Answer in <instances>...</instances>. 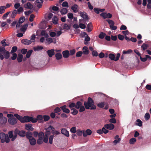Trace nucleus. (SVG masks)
<instances>
[{
    "instance_id": "1",
    "label": "nucleus",
    "mask_w": 151,
    "mask_h": 151,
    "mask_svg": "<svg viewBox=\"0 0 151 151\" xmlns=\"http://www.w3.org/2000/svg\"><path fill=\"white\" fill-rule=\"evenodd\" d=\"M13 131L9 132L8 134L10 138L11 139L12 141H14L17 137V135L18 134L19 136L21 137H24L25 136V133L24 131H19L17 129H16L14 132V135L13 134Z\"/></svg>"
},
{
    "instance_id": "2",
    "label": "nucleus",
    "mask_w": 151,
    "mask_h": 151,
    "mask_svg": "<svg viewBox=\"0 0 151 151\" xmlns=\"http://www.w3.org/2000/svg\"><path fill=\"white\" fill-rule=\"evenodd\" d=\"M14 116L22 122H29L31 121L32 122L35 123L37 121L36 118H33L31 116H25L23 118L17 114H14Z\"/></svg>"
},
{
    "instance_id": "3",
    "label": "nucleus",
    "mask_w": 151,
    "mask_h": 151,
    "mask_svg": "<svg viewBox=\"0 0 151 151\" xmlns=\"http://www.w3.org/2000/svg\"><path fill=\"white\" fill-rule=\"evenodd\" d=\"M84 105L86 109H89L90 107L91 110L95 109L96 108L93 101L90 97L88 98L87 102H84Z\"/></svg>"
},
{
    "instance_id": "4",
    "label": "nucleus",
    "mask_w": 151,
    "mask_h": 151,
    "mask_svg": "<svg viewBox=\"0 0 151 151\" xmlns=\"http://www.w3.org/2000/svg\"><path fill=\"white\" fill-rule=\"evenodd\" d=\"M0 138L2 143L6 142L7 143L9 142L10 141L9 138L10 137H8V134H6L3 132L0 133Z\"/></svg>"
},
{
    "instance_id": "5",
    "label": "nucleus",
    "mask_w": 151,
    "mask_h": 151,
    "mask_svg": "<svg viewBox=\"0 0 151 151\" xmlns=\"http://www.w3.org/2000/svg\"><path fill=\"white\" fill-rule=\"evenodd\" d=\"M52 130L51 132L53 135H58L60 134V132L58 131L55 130V128L51 126L50 125L49 126L48 128L46 130L47 131H49Z\"/></svg>"
},
{
    "instance_id": "6",
    "label": "nucleus",
    "mask_w": 151,
    "mask_h": 151,
    "mask_svg": "<svg viewBox=\"0 0 151 151\" xmlns=\"http://www.w3.org/2000/svg\"><path fill=\"white\" fill-rule=\"evenodd\" d=\"M79 14L81 16L83 19V20H84V21L86 22L87 20H88L89 18L88 15L85 12H80Z\"/></svg>"
},
{
    "instance_id": "7",
    "label": "nucleus",
    "mask_w": 151,
    "mask_h": 151,
    "mask_svg": "<svg viewBox=\"0 0 151 151\" xmlns=\"http://www.w3.org/2000/svg\"><path fill=\"white\" fill-rule=\"evenodd\" d=\"M45 135L44 136L43 141L45 143L48 142V136L50 134V132L49 131H47L45 132Z\"/></svg>"
},
{
    "instance_id": "8",
    "label": "nucleus",
    "mask_w": 151,
    "mask_h": 151,
    "mask_svg": "<svg viewBox=\"0 0 151 151\" xmlns=\"http://www.w3.org/2000/svg\"><path fill=\"white\" fill-rule=\"evenodd\" d=\"M86 22L84 21V20L82 19H80L79 20V27L82 29H84L86 27V25L83 24V23H85Z\"/></svg>"
},
{
    "instance_id": "9",
    "label": "nucleus",
    "mask_w": 151,
    "mask_h": 151,
    "mask_svg": "<svg viewBox=\"0 0 151 151\" xmlns=\"http://www.w3.org/2000/svg\"><path fill=\"white\" fill-rule=\"evenodd\" d=\"M6 52V50L4 47H0V59L1 60H3L4 58V56L2 54L4 53V52Z\"/></svg>"
},
{
    "instance_id": "10",
    "label": "nucleus",
    "mask_w": 151,
    "mask_h": 151,
    "mask_svg": "<svg viewBox=\"0 0 151 151\" xmlns=\"http://www.w3.org/2000/svg\"><path fill=\"white\" fill-rule=\"evenodd\" d=\"M100 15L104 19L106 18H110L112 17V15L109 13L106 14L105 13H102Z\"/></svg>"
},
{
    "instance_id": "11",
    "label": "nucleus",
    "mask_w": 151,
    "mask_h": 151,
    "mask_svg": "<svg viewBox=\"0 0 151 151\" xmlns=\"http://www.w3.org/2000/svg\"><path fill=\"white\" fill-rule=\"evenodd\" d=\"M8 122L11 124H14L17 123V120L15 118L12 117L9 119Z\"/></svg>"
},
{
    "instance_id": "12",
    "label": "nucleus",
    "mask_w": 151,
    "mask_h": 151,
    "mask_svg": "<svg viewBox=\"0 0 151 151\" xmlns=\"http://www.w3.org/2000/svg\"><path fill=\"white\" fill-rule=\"evenodd\" d=\"M43 1V0H36L35 1V4L37 5V7L40 8L42 6V4Z\"/></svg>"
},
{
    "instance_id": "13",
    "label": "nucleus",
    "mask_w": 151,
    "mask_h": 151,
    "mask_svg": "<svg viewBox=\"0 0 151 151\" xmlns=\"http://www.w3.org/2000/svg\"><path fill=\"white\" fill-rule=\"evenodd\" d=\"M105 128L109 130H112L114 128V126L112 124H106L104 125Z\"/></svg>"
},
{
    "instance_id": "14",
    "label": "nucleus",
    "mask_w": 151,
    "mask_h": 151,
    "mask_svg": "<svg viewBox=\"0 0 151 151\" xmlns=\"http://www.w3.org/2000/svg\"><path fill=\"white\" fill-rule=\"evenodd\" d=\"M48 56L50 57H52L55 54V50L54 49L49 50L47 51Z\"/></svg>"
},
{
    "instance_id": "15",
    "label": "nucleus",
    "mask_w": 151,
    "mask_h": 151,
    "mask_svg": "<svg viewBox=\"0 0 151 151\" xmlns=\"http://www.w3.org/2000/svg\"><path fill=\"white\" fill-rule=\"evenodd\" d=\"M91 133L92 132L89 129H87L86 131H83V136L84 137L90 135Z\"/></svg>"
},
{
    "instance_id": "16",
    "label": "nucleus",
    "mask_w": 151,
    "mask_h": 151,
    "mask_svg": "<svg viewBox=\"0 0 151 151\" xmlns=\"http://www.w3.org/2000/svg\"><path fill=\"white\" fill-rule=\"evenodd\" d=\"M24 6L25 8L30 9H32L33 8V5L29 2H28L26 4H24Z\"/></svg>"
},
{
    "instance_id": "17",
    "label": "nucleus",
    "mask_w": 151,
    "mask_h": 151,
    "mask_svg": "<svg viewBox=\"0 0 151 151\" xmlns=\"http://www.w3.org/2000/svg\"><path fill=\"white\" fill-rule=\"evenodd\" d=\"M83 33L85 35H86V36L85 38L84 43L86 45H87L88 43V42L90 41V38L89 37H88V36L86 32H84Z\"/></svg>"
},
{
    "instance_id": "18",
    "label": "nucleus",
    "mask_w": 151,
    "mask_h": 151,
    "mask_svg": "<svg viewBox=\"0 0 151 151\" xmlns=\"http://www.w3.org/2000/svg\"><path fill=\"white\" fill-rule=\"evenodd\" d=\"M61 132L62 134H64L67 137H68L69 136L68 132L65 129H62L61 130Z\"/></svg>"
},
{
    "instance_id": "19",
    "label": "nucleus",
    "mask_w": 151,
    "mask_h": 151,
    "mask_svg": "<svg viewBox=\"0 0 151 151\" xmlns=\"http://www.w3.org/2000/svg\"><path fill=\"white\" fill-rule=\"evenodd\" d=\"M21 42L22 43L26 45H28L31 43V41L26 39L22 40Z\"/></svg>"
},
{
    "instance_id": "20",
    "label": "nucleus",
    "mask_w": 151,
    "mask_h": 151,
    "mask_svg": "<svg viewBox=\"0 0 151 151\" xmlns=\"http://www.w3.org/2000/svg\"><path fill=\"white\" fill-rule=\"evenodd\" d=\"M60 108L65 113L68 114L70 112L69 110L66 108V105H64L61 106Z\"/></svg>"
},
{
    "instance_id": "21",
    "label": "nucleus",
    "mask_w": 151,
    "mask_h": 151,
    "mask_svg": "<svg viewBox=\"0 0 151 151\" xmlns=\"http://www.w3.org/2000/svg\"><path fill=\"white\" fill-rule=\"evenodd\" d=\"M63 56L64 58H67L69 56V52L68 51L66 50L62 52Z\"/></svg>"
},
{
    "instance_id": "22",
    "label": "nucleus",
    "mask_w": 151,
    "mask_h": 151,
    "mask_svg": "<svg viewBox=\"0 0 151 151\" xmlns=\"http://www.w3.org/2000/svg\"><path fill=\"white\" fill-rule=\"evenodd\" d=\"M78 6L76 4L73 5L71 7V8L75 13H76L78 11Z\"/></svg>"
},
{
    "instance_id": "23",
    "label": "nucleus",
    "mask_w": 151,
    "mask_h": 151,
    "mask_svg": "<svg viewBox=\"0 0 151 151\" xmlns=\"http://www.w3.org/2000/svg\"><path fill=\"white\" fill-rule=\"evenodd\" d=\"M59 19L56 16H54L52 19V22L55 24H58Z\"/></svg>"
},
{
    "instance_id": "24",
    "label": "nucleus",
    "mask_w": 151,
    "mask_h": 151,
    "mask_svg": "<svg viewBox=\"0 0 151 151\" xmlns=\"http://www.w3.org/2000/svg\"><path fill=\"white\" fill-rule=\"evenodd\" d=\"M43 48L42 46L38 45L34 47L33 50L35 51H39L42 50Z\"/></svg>"
},
{
    "instance_id": "25",
    "label": "nucleus",
    "mask_w": 151,
    "mask_h": 151,
    "mask_svg": "<svg viewBox=\"0 0 151 151\" xmlns=\"http://www.w3.org/2000/svg\"><path fill=\"white\" fill-rule=\"evenodd\" d=\"M83 51L85 55H87L89 53L88 48L86 46H84L83 47Z\"/></svg>"
},
{
    "instance_id": "26",
    "label": "nucleus",
    "mask_w": 151,
    "mask_h": 151,
    "mask_svg": "<svg viewBox=\"0 0 151 151\" xmlns=\"http://www.w3.org/2000/svg\"><path fill=\"white\" fill-rule=\"evenodd\" d=\"M25 127L26 129L27 130L32 131L33 130V128L31 124H26Z\"/></svg>"
},
{
    "instance_id": "27",
    "label": "nucleus",
    "mask_w": 151,
    "mask_h": 151,
    "mask_svg": "<svg viewBox=\"0 0 151 151\" xmlns=\"http://www.w3.org/2000/svg\"><path fill=\"white\" fill-rule=\"evenodd\" d=\"M30 144L32 145H35L36 143V141L35 139L34 138H32L29 139Z\"/></svg>"
},
{
    "instance_id": "28",
    "label": "nucleus",
    "mask_w": 151,
    "mask_h": 151,
    "mask_svg": "<svg viewBox=\"0 0 151 151\" xmlns=\"http://www.w3.org/2000/svg\"><path fill=\"white\" fill-rule=\"evenodd\" d=\"M93 10L94 12L97 14H99L100 12H103L105 10L104 9H100L97 8H94Z\"/></svg>"
},
{
    "instance_id": "29",
    "label": "nucleus",
    "mask_w": 151,
    "mask_h": 151,
    "mask_svg": "<svg viewBox=\"0 0 151 151\" xmlns=\"http://www.w3.org/2000/svg\"><path fill=\"white\" fill-rule=\"evenodd\" d=\"M28 26V24H26L25 25L23 26L21 28L20 30L21 31L24 33L26 30L27 28V27Z\"/></svg>"
},
{
    "instance_id": "30",
    "label": "nucleus",
    "mask_w": 151,
    "mask_h": 151,
    "mask_svg": "<svg viewBox=\"0 0 151 151\" xmlns=\"http://www.w3.org/2000/svg\"><path fill=\"white\" fill-rule=\"evenodd\" d=\"M6 121V118L5 117H2L0 119V123L2 124L5 123Z\"/></svg>"
},
{
    "instance_id": "31",
    "label": "nucleus",
    "mask_w": 151,
    "mask_h": 151,
    "mask_svg": "<svg viewBox=\"0 0 151 151\" xmlns=\"http://www.w3.org/2000/svg\"><path fill=\"white\" fill-rule=\"evenodd\" d=\"M23 58V55L21 54H18L17 58V61L18 62H21L22 61Z\"/></svg>"
},
{
    "instance_id": "32",
    "label": "nucleus",
    "mask_w": 151,
    "mask_h": 151,
    "mask_svg": "<svg viewBox=\"0 0 151 151\" xmlns=\"http://www.w3.org/2000/svg\"><path fill=\"white\" fill-rule=\"evenodd\" d=\"M92 27V25L91 23H89L87 25L86 29L88 32H90L91 31Z\"/></svg>"
},
{
    "instance_id": "33",
    "label": "nucleus",
    "mask_w": 151,
    "mask_h": 151,
    "mask_svg": "<svg viewBox=\"0 0 151 151\" xmlns=\"http://www.w3.org/2000/svg\"><path fill=\"white\" fill-rule=\"evenodd\" d=\"M5 56V58L7 59L9 58L10 56V53L9 52L7 51L6 50V52H4V53H3Z\"/></svg>"
},
{
    "instance_id": "34",
    "label": "nucleus",
    "mask_w": 151,
    "mask_h": 151,
    "mask_svg": "<svg viewBox=\"0 0 151 151\" xmlns=\"http://www.w3.org/2000/svg\"><path fill=\"white\" fill-rule=\"evenodd\" d=\"M32 133L31 132H29L27 133L26 137L28 139H30L32 138H33L32 136Z\"/></svg>"
},
{
    "instance_id": "35",
    "label": "nucleus",
    "mask_w": 151,
    "mask_h": 151,
    "mask_svg": "<svg viewBox=\"0 0 151 151\" xmlns=\"http://www.w3.org/2000/svg\"><path fill=\"white\" fill-rule=\"evenodd\" d=\"M41 35L42 36H44L46 38L47 37H48V35L47 32L43 30L42 31Z\"/></svg>"
},
{
    "instance_id": "36",
    "label": "nucleus",
    "mask_w": 151,
    "mask_h": 151,
    "mask_svg": "<svg viewBox=\"0 0 151 151\" xmlns=\"http://www.w3.org/2000/svg\"><path fill=\"white\" fill-rule=\"evenodd\" d=\"M82 106V103L80 101L77 102L76 104H75V107L77 109H79Z\"/></svg>"
},
{
    "instance_id": "37",
    "label": "nucleus",
    "mask_w": 151,
    "mask_h": 151,
    "mask_svg": "<svg viewBox=\"0 0 151 151\" xmlns=\"http://www.w3.org/2000/svg\"><path fill=\"white\" fill-rule=\"evenodd\" d=\"M17 13V11L16 10H14L12 12L11 16V17L12 18H14L16 16Z\"/></svg>"
},
{
    "instance_id": "38",
    "label": "nucleus",
    "mask_w": 151,
    "mask_h": 151,
    "mask_svg": "<svg viewBox=\"0 0 151 151\" xmlns=\"http://www.w3.org/2000/svg\"><path fill=\"white\" fill-rule=\"evenodd\" d=\"M55 56L56 59L58 60L60 59L62 57L61 54L59 53H57L56 54Z\"/></svg>"
},
{
    "instance_id": "39",
    "label": "nucleus",
    "mask_w": 151,
    "mask_h": 151,
    "mask_svg": "<svg viewBox=\"0 0 151 151\" xmlns=\"http://www.w3.org/2000/svg\"><path fill=\"white\" fill-rule=\"evenodd\" d=\"M36 37L35 35L34 34H32L30 40H29L31 41V43L34 42L35 41V39Z\"/></svg>"
},
{
    "instance_id": "40",
    "label": "nucleus",
    "mask_w": 151,
    "mask_h": 151,
    "mask_svg": "<svg viewBox=\"0 0 151 151\" xmlns=\"http://www.w3.org/2000/svg\"><path fill=\"white\" fill-rule=\"evenodd\" d=\"M68 10L66 8H63L60 11V12L62 14H65L67 12Z\"/></svg>"
},
{
    "instance_id": "41",
    "label": "nucleus",
    "mask_w": 151,
    "mask_h": 151,
    "mask_svg": "<svg viewBox=\"0 0 151 151\" xmlns=\"http://www.w3.org/2000/svg\"><path fill=\"white\" fill-rule=\"evenodd\" d=\"M132 50L130 49L128 50L127 51L123 50L122 52V53L124 54H129L132 53Z\"/></svg>"
},
{
    "instance_id": "42",
    "label": "nucleus",
    "mask_w": 151,
    "mask_h": 151,
    "mask_svg": "<svg viewBox=\"0 0 151 151\" xmlns=\"http://www.w3.org/2000/svg\"><path fill=\"white\" fill-rule=\"evenodd\" d=\"M6 9V7L4 6H1L0 7V14H2L4 12L5 9Z\"/></svg>"
},
{
    "instance_id": "43",
    "label": "nucleus",
    "mask_w": 151,
    "mask_h": 151,
    "mask_svg": "<svg viewBox=\"0 0 151 151\" xmlns=\"http://www.w3.org/2000/svg\"><path fill=\"white\" fill-rule=\"evenodd\" d=\"M109 58L112 60H115V55L113 54H110L109 55Z\"/></svg>"
},
{
    "instance_id": "44",
    "label": "nucleus",
    "mask_w": 151,
    "mask_h": 151,
    "mask_svg": "<svg viewBox=\"0 0 151 151\" xmlns=\"http://www.w3.org/2000/svg\"><path fill=\"white\" fill-rule=\"evenodd\" d=\"M27 53L26 54V57L27 58H29L31 55L32 54V50H29L27 52Z\"/></svg>"
},
{
    "instance_id": "45",
    "label": "nucleus",
    "mask_w": 151,
    "mask_h": 151,
    "mask_svg": "<svg viewBox=\"0 0 151 151\" xmlns=\"http://www.w3.org/2000/svg\"><path fill=\"white\" fill-rule=\"evenodd\" d=\"M136 141V139L134 138H132L129 140V143L130 144H133Z\"/></svg>"
},
{
    "instance_id": "46",
    "label": "nucleus",
    "mask_w": 151,
    "mask_h": 151,
    "mask_svg": "<svg viewBox=\"0 0 151 151\" xmlns=\"http://www.w3.org/2000/svg\"><path fill=\"white\" fill-rule=\"evenodd\" d=\"M71 110L73 111L72 112V114L73 115H76L78 113V111L74 108L71 109Z\"/></svg>"
},
{
    "instance_id": "47",
    "label": "nucleus",
    "mask_w": 151,
    "mask_h": 151,
    "mask_svg": "<svg viewBox=\"0 0 151 151\" xmlns=\"http://www.w3.org/2000/svg\"><path fill=\"white\" fill-rule=\"evenodd\" d=\"M76 134L78 136H81L83 134V131L78 130H77Z\"/></svg>"
},
{
    "instance_id": "48",
    "label": "nucleus",
    "mask_w": 151,
    "mask_h": 151,
    "mask_svg": "<svg viewBox=\"0 0 151 151\" xmlns=\"http://www.w3.org/2000/svg\"><path fill=\"white\" fill-rule=\"evenodd\" d=\"M137 122L138 123L136 124V125H138L139 127H141L142 126V122L140 119H137Z\"/></svg>"
},
{
    "instance_id": "49",
    "label": "nucleus",
    "mask_w": 151,
    "mask_h": 151,
    "mask_svg": "<svg viewBox=\"0 0 151 151\" xmlns=\"http://www.w3.org/2000/svg\"><path fill=\"white\" fill-rule=\"evenodd\" d=\"M44 136V134L43 132H40L39 134L38 137L39 138L43 139V137Z\"/></svg>"
},
{
    "instance_id": "50",
    "label": "nucleus",
    "mask_w": 151,
    "mask_h": 151,
    "mask_svg": "<svg viewBox=\"0 0 151 151\" xmlns=\"http://www.w3.org/2000/svg\"><path fill=\"white\" fill-rule=\"evenodd\" d=\"M70 132L73 133H75L76 132V127H73L70 129Z\"/></svg>"
},
{
    "instance_id": "51",
    "label": "nucleus",
    "mask_w": 151,
    "mask_h": 151,
    "mask_svg": "<svg viewBox=\"0 0 151 151\" xmlns=\"http://www.w3.org/2000/svg\"><path fill=\"white\" fill-rule=\"evenodd\" d=\"M105 105L104 102H101L98 104V106L100 108H102L104 107Z\"/></svg>"
},
{
    "instance_id": "52",
    "label": "nucleus",
    "mask_w": 151,
    "mask_h": 151,
    "mask_svg": "<svg viewBox=\"0 0 151 151\" xmlns=\"http://www.w3.org/2000/svg\"><path fill=\"white\" fill-rule=\"evenodd\" d=\"M1 43L2 44V45L4 46H8L9 45V43L8 42H5V40H3L1 42Z\"/></svg>"
},
{
    "instance_id": "53",
    "label": "nucleus",
    "mask_w": 151,
    "mask_h": 151,
    "mask_svg": "<svg viewBox=\"0 0 151 151\" xmlns=\"http://www.w3.org/2000/svg\"><path fill=\"white\" fill-rule=\"evenodd\" d=\"M46 40L48 44L53 42V39L51 38H48L46 39Z\"/></svg>"
},
{
    "instance_id": "54",
    "label": "nucleus",
    "mask_w": 151,
    "mask_h": 151,
    "mask_svg": "<svg viewBox=\"0 0 151 151\" xmlns=\"http://www.w3.org/2000/svg\"><path fill=\"white\" fill-rule=\"evenodd\" d=\"M49 34L51 37H53L56 36V33L54 32H50Z\"/></svg>"
},
{
    "instance_id": "55",
    "label": "nucleus",
    "mask_w": 151,
    "mask_h": 151,
    "mask_svg": "<svg viewBox=\"0 0 151 151\" xmlns=\"http://www.w3.org/2000/svg\"><path fill=\"white\" fill-rule=\"evenodd\" d=\"M107 21L110 25V27H111V26L114 25V22L112 20H108Z\"/></svg>"
},
{
    "instance_id": "56",
    "label": "nucleus",
    "mask_w": 151,
    "mask_h": 151,
    "mask_svg": "<svg viewBox=\"0 0 151 151\" xmlns=\"http://www.w3.org/2000/svg\"><path fill=\"white\" fill-rule=\"evenodd\" d=\"M17 50V47L16 46H14L12 47V49L10 52L11 53H13L14 52H15Z\"/></svg>"
},
{
    "instance_id": "57",
    "label": "nucleus",
    "mask_w": 151,
    "mask_h": 151,
    "mask_svg": "<svg viewBox=\"0 0 151 151\" xmlns=\"http://www.w3.org/2000/svg\"><path fill=\"white\" fill-rule=\"evenodd\" d=\"M106 34L103 32H101L99 35V37L101 39H103L104 37Z\"/></svg>"
},
{
    "instance_id": "58",
    "label": "nucleus",
    "mask_w": 151,
    "mask_h": 151,
    "mask_svg": "<svg viewBox=\"0 0 151 151\" xmlns=\"http://www.w3.org/2000/svg\"><path fill=\"white\" fill-rule=\"evenodd\" d=\"M63 28L66 30H68L70 29V26L66 24H64L63 26Z\"/></svg>"
},
{
    "instance_id": "59",
    "label": "nucleus",
    "mask_w": 151,
    "mask_h": 151,
    "mask_svg": "<svg viewBox=\"0 0 151 151\" xmlns=\"http://www.w3.org/2000/svg\"><path fill=\"white\" fill-rule=\"evenodd\" d=\"M54 138L53 135H51L50 136L49 138V143L50 144H52V140Z\"/></svg>"
},
{
    "instance_id": "60",
    "label": "nucleus",
    "mask_w": 151,
    "mask_h": 151,
    "mask_svg": "<svg viewBox=\"0 0 151 151\" xmlns=\"http://www.w3.org/2000/svg\"><path fill=\"white\" fill-rule=\"evenodd\" d=\"M150 118V116L149 114L146 113L145 115V118L146 120H148Z\"/></svg>"
},
{
    "instance_id": "61",
    "label": "nucleus",
    "mask_w": 151,
    "mask_h": 151,
    "mask_svg": "<svg viewBox=\"0 0 151 151\" xmlns=\"http://www.w3.org/2000/svg\"><path fill=\"white\" fill-rule=\"evenodd\" d=\"M148 47L147 45L145 44H143L142 46V47L143 50H145L147 49Z\"/></svg>"
},
{
    "instance_id": "62",
    "label": "nucleus",
    "mask_w": 151,
    "mask_h": 151,
    "mask_svg": "<svg viewBox=\"0 0 151 151\" xmlns=\"http://www.w3.org/2000/svg\"><path fill=\"white\" fill-rule=\"evenodd\" d=\"M62 6L63 7H68L69 6L68 4L67 1L64 2L62 4Z\"/></svg>"
},
{
    "instance_id": "63",
    "label": "nucleus",
    "mask_w": 151,
    "mask_h": 151,
    "mask_svg": "<svg viewBox=\"0 0 151 151\" xmlns=\"http://www.w3.org/2000/svg\"><path fill=\"white\" fill-rule=\"evenodd\" d=\"M68 17L70 19H72L73 18V14L72 13H69L68 14Z\"/></svg>"
},
{
    "instance_id": "64",
    "label": "nucleus",
    "mask_w": 151,
    "mask_h": 151,
    "mask_svg": "<svg viewBox=\"0 0 151 151\" xmlns=\"http://www.w3.org/2000/svg\"><path fill=\"white\" fill-rule=\"evenodd\" d=\"M120 140L121 139H115L113 142V143L114 145H116L118 143H119Z\"/></svg>"
}]
</instances>
